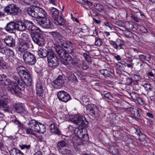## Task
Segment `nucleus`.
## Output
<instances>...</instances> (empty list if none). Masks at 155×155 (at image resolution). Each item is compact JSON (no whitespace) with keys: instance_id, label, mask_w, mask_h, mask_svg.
I'll list each match as a JSON object with an SVG mask.
<instances>
[{"instance_id":"obj_50","label":"nucleus","mask_w":155,"mask_h":155,"mask_svg":"<svg viewBox=\"0 0 155 155\" xmlns=\"http://www.w3.org/2000/svg\"><path fill=\"white\" fill-rule=\"evenodd\" d=\"M89 68V66L87 64L85 61H83L82 68L84 70H86L88 69Z\"/></svg>"},{"instance_id":"obj_29","label":"nucleus","mask_w":155,"mask_h":155,"mask_svg":"<svg viewBox=\"0 0 155 155\" xmlns=\"http://www.w3.org/2000/svg\"><path fill=\"white\" fill-rule=\"evenodd\" d=\"M49 11L50 14L51 15L52 17L54 20L59 16L58 11L56 8H49Z\"/></svg>"},{"instance_id":"obj_18","label":"nucleus","mask_w":155,"mask_h":155,"mask_svg":"<svg viewBox=\"0 0 155 155\" xmlns=\"http://www.w3.org/2000/svg\"><path fill=\"white\" fill-rule=\"evenodd\" d=\"M5 29L8 33H15L16 32L15 22L12 21L7 23L5 27Z\"/></svg>"},{"instance_id":"obj_60","label":"nucleus","mask_w":155,"mask_h":155,"mask_svg":"<svg viewBox=\"0 0 155 155\" xmlns=\"http://www.w3.org/2000/svg\"><path fill=\"white\" fill-rule=\"evenodd\" d=\"M6 65V63L3 61L0 60V68H2L5 67Z\"/></svg>"},{"instance_id":"obj_30","label":"nucleus","mask_w":155,"mask_h":155,"mask_svg":"<svg viewBox=\"0 0 155 155\" xmlns=\"http://www.w3.org/2000/svg\"><path fill=\"white\" fill-rule=\"evenodd\" d=\"M24 3L27 5H33L35 7L40 5V4L36 0H23Z\"/></svg>"},{"instance_id":"obj_57","label":"nucleus","mask_w":155,"mask_h":155,"mask_svg":"<svg viewBox=\"0 0 155 155\" xmlns=\"http://www.w3.org/2000/svg\"><path fill=\"white\" fill-rule=\"evenodd\" d=\"M105 26L106 27H108L110 29V30H112V25L108 22H104V23Z\"/></svg>"},{"instance_id":"obj_52","label":"nucleus","mask_w":155,"mask_h":155,"mask_svg":"<svg viewBox=\"0 0 155 155\" xmlns=\"http://www.w3.org/2000/svg\"><path fill=\"white\" fill-rule=\"evenodd\" d=\"M102 43V41L101 40V38H98L97 39L95 42V45L98 46H100L101 45Z\"/></svg>"},{"instance_id":"obj_13","label":"nucleus","mask_w":155,"mask_h":155,"mask_svg":"<svg viewBox=\"0 0 155 155\" xmlns=\"http://www.w3.org/2000/svg\"><path fill=\"white\" fill-rule=\"evenodd\" d=\"M64 83V80L61 75H59L58 77L52 83V85L55 88L58 89L62 87Z\"/></svg>"},{"instance_id":"obj_24","label":"nucleus","mask_w":155,"mask_h":155,"mask_svg":"<svg viewBox=\"0 0 155 155\" xmlns=\"http://www.w3.org/2000/svg\"><path fill=\"white\" fill-rule=\"evenodd\" d=\"M25 10L29 15L32 17L36 18L37 17L38 14L37 12L35 11V8H34V10L32 9L31 7L26 8Z\"/></svg>"},{"instance_id":"obj_1","label":"nucleus","mask_w":155,"mask_h":155,"mask_svg":"<svg viewBox=\"0 0 155 155\" xmlns=\"http://www.w3.org/2000/svg\"><path fill=\"white\" fill-rule=\"evenodd\" d=\"M13 78L15 81H12V83L9 79L5 78L2 85L6 86V87L9 92L14 94L19 95L21 91L24 89V85L21 82H20L18 76L16 77L14 75Z\"/></svg>"},{"instance_id":"obj_44","label":"nucleus","mask_w":155,"mask_h":155,"mask_svg":"<svg viewBox=\"0 0 155 155\" xmlns=\"http://www.w3.org/2000/svg\"><path fill=\"white\" fill-rule=\"evenodd\" d=\"M83 56L87 62H92L91 57L89 55H88L86 53H84Z\"/></svg>"},{"instance_id":"obj_25","label":"nucleus","mask_w":155,"mask_h":155,"mask_svg":"<svg viewBox=\"0 0 155 155\" xmlns=\"http://www.w3.org/2000/svg\"><path fill=\"white\" fill-rule=\"evenodd\" d=\"M49 128L52 133H54L57 135H60L61 134V132L58 128L57 126L54 124H51L49 126Z\"/></svg>"},{"instance_id":"obj_47","label":"nucleus","mask_w":155,"mask_h":155,"mask_svg":"<svg viewBox=\"0 0 155 155\" xmlns=\"http://www.w3.org/2000/svg\"><path fill=\"white\" fill-rule=\"evenodd\" d=\"M6 53L10 57H12L13 58V56L14 55V53L13 51L10 49H6Z\"/></svg>"},{"instance_id":"obj_10","label":"nucleus","mask_w":155,"mask_h":155,"mask_svg":"<svg viewBox=\"0 0 155 155\" xmlns=\"http://www.w3.org/2000/svg\"><path fill=\"white\" fill-rule=\"evenodd\" d=\"M37 21L39 24L45 28H51L52 27L53 24L49 19L46 17L38 18Z\"/></svg>"},{"instance_id":"obj_22","label":"nucleus","mask_w":155,"mask_h":155,"mask_svg":"<svg viewBox=\"0 0 155 155\" xmlns=\"http://www.w3.org/2000/svg\"><path fill=\"white\" fill-rule=\"evenodd\" d=\"M39 5L35 6V11L37 12V17L40 18L43 17H46L47 15V14L45 11L43 9L39 7Z\"/></svg>"},{"instance_id":"obj_33","label":"nucleus","mask_w":155,"mask_h":155,"mask_svg":"<svg viewBox=\"0 0 155 155\" xmlns=\"http://www.w3.org/2000/svg\"><path fill=\"white\" fill-rule=\"evenodd\" d=\"M46 57H47L48 60L57 57L53 51L51 49H49L48 50V53Z\"/></svg>"},{"instance_id":"obj_36","label":"nucleus","mask_w":155,"mask_h":155,"mask_svg":"<svg viewBox=\"0 0 155 155\" xmlns=\"http://www.w3.org/2000/svg\"><path fill=\"white\" fill-rule=\"evenodd\" d=\"M95 8L100 12H102L104 10V7L102 5L100 4L94 3V5Z\"/></svg>"},{"instance_id":"obj_43","label":"nucleus","mask_w":155,"mask_h":155,"mask_svg":"<svg viewBox=\"0 0 155 155\" xmlns=\"http://www.w3.org/2000/svg\"><path fill=\"white\" fill-rule=\"evenodd\" d=\"M130 95L133 99L136 101L139 97V96L138 94L134 92L131 93Z\"/></svg>"},{"instance_id":"obj_42","label":"nucleus","mask_w":155,"mask_h":155,"mask_svg":"<svg viewBox=\"0 0 155 155\" xmlns=\"http://www.w3.org/2000/svg\"><path fill=\"white\" fill-rule=\"evenodd\" d=\"M68 79L71 82L76 81L78 80L74 74H71L68 77Z\"/></svg>"},{"instance_id":"obj_39","label":"nucleus","mask_w":155,"mask_h":155,"mask_svg":"<svg viewBox=\"0 0 155 155\" xmlns=\"http://www.w3.org/2000/svg\"><path fill=\"white\" fill-rule=\"evenodd\" d=\"M60 152L63 155H70L71 153V151L69 150L66 149H63L61 150H60Z\"/></svg>"},{"instance_id":"obj_56","label":"nucleus","mask_w":155,"mask_h":155,"mask_svg":"<svg viewBox=\"0 0 155 155\" xmlns=\"http://www.w3.org/2000/svg\"><path fill=\"white\" fill-rule=\"evenodd\" d=\"M42 84L40 82H38L36 85V90L37 89H43Z\"/></svg>"},{"instance_id":"obj_19","label":"nucleus","mask_w":155,"mask_h":155,"mask_svg":"<svg viewBox=\"0 0 155 155\" xmlns=\"http://www.w3.org/2000/svg\"><path fill=\"white\" fill-rule=\"evenodd\" d=\"M15 29L17 31H23L25 30V21L24 22L20 21L15 22Z\"/></svg>"},{"instance_id":"obj_62","label":"nucleus","mask_w":155,"mask_h":155,"mask_svg":"<svg viewBox=\"0 0 155 155\" xmlns=\"http://www.w3.org/2000/svg\"><path fill=\"white\" fill-rule=\"evenodd\" d=\"M5 48H2L0 46V52L3 54H5L6 53V50Z\"/></svg>"},{"instance_id":"obj_3","label":"nucleus","mask_w":155,"mask_h":155,"mask_svg":"<svg viewBox=\"0 0 155 155\" xmlns=\"http://www.w3.org/2000/svg\"><path fill=\"white\" fill-rule=\"evenodd\" d=\"M16 71L18 74L19 78H21L22 81L20 82L23 81L27 86H30L31 85L32 80L31 78L29 72L28 70L25 67L20 66L16 68Z\"/></svg>"},{"instance_id":"obj_2","label":"nucleus","mask_w":155,"mask_h":155,"mask_svg":"<svg viewBox=\"0 0 155 155\" xmlns=\"http://www.w3.org/2000/svg\"><path fill=\"white\" fill-rule=\"evenodd\" d=\"M28 125V127H27L25 129L26 133L27 134L35 136L36 134L34 131L44 134L46 131L45 125L34 119L29 121Z\"/></svg>"},{"instance_id":"obj_23","label":"nucleus","mask_w":155,"mask_h":155,"mask_svg":"<svg viewBox=\"0 0 155 155\" xmlns=\"http://www.w3.org/2000/svg\"><path fill=\"white\" fill-rule=\"evenodd\" d=\"M87 112L91 115H94L97 110L96 105L94 104H89L86 107Z\"/></svg>"},{"instance_id":"obj_16","label":"nucleus","mask_w":155,"mask_h":155,"mask_svg":"<svg viewBox=\"0 0 155 155\" xmlns=\"http://www.w3.org/2000/svg\"><path fill=\"white\" fill-rule=\"evenodd\" d=\"M61 45L64 48L68 49L67 51L68 54L73 53L75 50V48L73 47V44L71 42L67 41L66 40L62 42Z\"/></svg>"},{"instance_id":"obj_20","label":"nucleus","mask_w":155,"mask_h":155,"mask_svg":"<svg viewBox=\"0 0 155 155\" xmlns=\"http://www.w3.org/2000/svg\"><path fill=\"white\" fill-rule=\"evenodd\" d=\"M14 111L17 113H21L26 112L24 105L22 103L15 104L13 107Z\"/></svg>"},{"instance_id":"obj_21","label":"nucleus","mask_w":155,"mask_h":155,"mask_svg":"<svg viewBox=\"0 0 155 155\" xmlns=\"http://www.w3.org/2000/svg\"><path fill=\"white\" fill-rule=\"evenodd\" d=\"M29 48V43L23 42L21 41L19 42L18 47V51L21 53H24L27 51Z\"/></svg>"},{"instance_id":"obj_51","label":"nucleus","mask_w":155,"mask_h":155,"mask_svg":"<svg viewBox=\"0 0 155 155\" xmlns=\"http://www.w3.org/2000/svg\"><path fill=\"white\" fill-rule=\"evenodd\" d=\"M14 123L17 124L18 126L20 127H22L23 126V124L20 122L16 118H15L14 120H12Z\"/></svg>"},{"instance_id":"obj_17","label":"nucleus","mask_w":155,"mask_h":155,"mask_svg":"<svg viewBox=\"0 0 155 155\" xmlns=\"http://www.w3.org/2000/svg\"><path fill=\"white\" fill-rule=\"evenodd\" d=\"M2 40L6 45L8 46L13 47L15 45V40L12 36H6Z\"/></svg>"},{"instance_id":"obj_64","label":"nucleus","mask_w":155,"mask_h":155,"mask_svg":"<svg viewBox=\"0 0 155 155\" xmlns=\"http://www.w3.org/2000/svg\"><path fill=\"white\" fill-rule=\"evenodd\" d=\"M146 56H145L143 54H140L139 55V58L140 59L141 61H142V60H145V58H146Z\"/></svg>"},{"instance_id":"obj_4","label":"nucleus","mask_w":155,"mask_h":155,"mask_svg":"<svg viewBox=\"0 0 155 155\" xmlns=\"http://www.w3.org/2000/svg\"><path fill=\"white\" fill-rule=\"evenodd\" d=\"M55 50L60 57L63 58H64V59L61 60V63L65 65L74 64V61L71 56L60 45H57L55 48Z\"/></svg>"},{"instance_id":"obj_46","label":"nucleus","mask_w":155,"mask_h":155,"mask_svg":"<svg viewBox=\"0 0 155 155\" xmlns=\"http://www.w3.org/2000/svg\"><path fill=\"white\" fill-rule=\"evenodd\" d=\"M63 27L64 28V29L68 33H70L71 29H72L71 26H68L67 23H66Z\"/></svg>"},{"instance_id":"obj_34","label":"nucleus","mask_w":155,"mask_h":155,"mask_svg":"<svg viewBox=\"0 0 155 155\" xmlns=\"http://www.w3.org/2000/svg\"><path fill=\"white\" fill-rule=\"evenodd\" d=\"M145 90L148 92V94H150V93L152 92V87L150 84H145L143 85Z\"/></svg>"},{"instance_id":"obj_31","label":"nucleus","mask_w":155,"mask_h":155,"mask_svg":"<svg viewBox=\"0 0 155 155\" xmlns=\"http://www.w3.org/2000/svg\"><path fill=\"white\" fill-rule=\"evenodd\" d=\"M67 144L65 140H62L58 141L57 143V148L58 150L60 151L62 148L66 146Z\"/></svg>"},{"instance_id":"obj_11","label":"nucleus","mask_w":155,"mask_h":155,"mask_svg":"<svg viewBox=\"0 0 155 155\" xmlns=\"http://www.w3.org/2000/svg\"><path fill=\"white\" fill-rule=\"evenodd\" d=\"M57 97L59 100L66 102L71 99L70 95L64 91H59L57 93Z\"/></svg>"},{"instance_id":"obj_40","label":"nucleus","mask_w":155,"mask_h":155,"mask_svg":"<svg viewBox=\"0 0 155 155\" xmlns=\"http://www.w3.org/2000/svg\"><path fill=\"white\" fill-rule=\"evenodd\" d=\"M105 92H106L105 91H103V93L101 94V95L102 96L104 95V97L106 98L111 100L112 98V97L110 93V92L105 93Z\"/></svg>"},{"instance_id":"obj_53","label":"nucleus","mask_w":155,"mask_h":155,"mask_svg":"<svg viewBox=\"0 0 155 155\" xmlns=\"http://www.w3.org/2000/svg\"><path fill=\"white\" fill-rule=\"evenodd\" d=\"M109 43L112 45L115 49H117V45L116 44V41H114L112 40L109 41Z\"/></svg>"},{"instance_id":"obj_58","label":"nucleus","mask_w":155,"mask_h":155,"mask_svg":"<svg viewBox=\"0 0 155 155\" xmlns=\"http://www.w3.org/2000/svg\"><path fill=\"white\" fill-rule=\"evenodd\" d=\"M140 30L143 33H146L148 32V31L147 29L144 26H141L140 27Z\"/></svg>"},{"instance_id":"obj_6","label":"nucleus","mask_w":155,"mask_h":155,"mask_svg":"<svg viewBox=\"0 0 155 155\" xmlns=\"http://www.w3.org/2000/svg\"><path fill=\"white\" fill-rule=\"evenodd\" d=\"M22 58L24 62L28 65H34L37 61L35 55L28 51H26L23 53Z\"/></svg>"},{"instance_id":"obj_15","label":"nucleus","mask_w":155,"mask_h":155,"mask_svg":"<svg viewBox=\"0 0 155 155\" xmlns=\"http://www.w3.org/2000/svg\"><path fill=\"white\" fill-rule=\"evenodd\" d=\"M25 29H26L31 33L38 32L40 30L35 26L32 22L28 20L25 21Z\"/></svg>"},{"instance_id":"obj_14","label":"nucleus","mask_w":155,"mask_h":155,"mask_svg":"<svg viewBox=\"0 0 155 155\" xmlns=\"http://www.w3.org/2000/svg\"><path fill=\"white\" fill-rule=\"evenodd\" d=\"M49 33L54 40L57 41L60 45H62V42L65 41V38L59 32L56 31L50 32Z\"/></svg>"},{"instance_id":"obj_48","label":"nucleus","mask_w":155,"mask_h":155,"mask_svg":"<svg viewBox=\"0 0 155 155\" xmlns=\"http://www.w3.org/2000/svg\"><path fill=\"white\" fill-rule=\"evenodd\" d=\"M146 138V136L144 134H140L139 138L140 141L143 142H146L145 139Z\"/></svg>"},{"instance_id":"obj_45","label":"nucleus","mask_w":155,"mask_h":155,"mask_svg":"<svg viewBox=\"0 0 155 155\" xmlns=\"http://www.w3.org/2000/svg\"><path fill=\"white\" fill-rule=\"evenodd\" d=\"M37 94L39 97H42L44 95V93L43 89H37L36 90Z\"/></svg>"},{"instance_id":"obj_63","label":"nucleus","mask_w":155,"mask_h":155,"mask_svg":"<svg viewBox=\"0 0 155 155\" xmlns=\"http://www.w3.org/2000/svg\"><path fill=\"white\" fill-rule=\"evenodd\" d=\"M130 17L131 18H132L133 20H135V21L137 22H139V19H138L137 17L135 16V15H131Z\"/></svg>"},{"instance_id":"obj_8","label":"nucleus","mask_w":155,"mask_h":155,"mask_svg":"<svg viewBox=\"0 0 155 155\" xmlns=\"http://www.w3.org/2000/svg\"><path fill=\"white\" fill-rule=\"evenodd\" d=\"M31 36L33 41L38 45H44L45 41L43 37L38 32L31 33Z\"/></svg>"},{"instance_id":"obj_12","label":"nucleus","mask_w":155,"mask_h":155,"mask_svg":"<svg viewBox=\"0 0 155 155\" xmlns=\"http://www.w3.org/2000/svg\"><path fill=\"white\" fill-rule=\"evenodd\" d=\"M10 97L7 95H4L0 97V106L1 107L8 109L7 104L10 101Z\"/></svg>"},{"instance_id":"obj_41","label":"nucleus","mask_w":155,"mask_h":155,"mask_svg":"<svg viewBox=\"0 0 155 155\" xmlns=\"http://www.w3.org/2000/svg\"><path fill=\"white\" fill-rule=\"evenodd\" d=\"M19 146L21 150H29L31 147V145L29 144L27 145L26 144H22L21 145H20Z\"/></svg>"},{"instance_id":"obj_54","label":"nucleus","mask_w":155,"mask_h":155,"mask_svg":"<svg viewBox=\"0 0 155 155\" xmlns=\"http://www.w3.org/2000/svg\"><path fill=\"white\" fill-rule=\"evenodd\" d=\"M138 102L141 105H145V102L140 97L137 100Z\"/></svg>"},{"instance_id":"obj_49","label":"nucleus","mask_w":155,"mask_h":155,"mask_svg":"<svg viewBox=\"0 0 155 155\" xmlns=\"http://www.w3.org/2000/svg\"><path fill=\"white\" fill-rule=\"evenodd\" d=\"M6 78V76L4 74L0 75V83L2 84H3L4 81L5 80V78Z\"/></svg>"},{"instance_id":"obj_59","label":"nucleus","mask_w":155,"mask_h":155,"mask_svg":"<svg viewBox=\"0 0 155 155\" xmlns=\"http://www.w3.org/2000/svg\"><path fill=\"white\" fill-rule=\"evenodd\" d=\"M148 117L149 118L151 119H153L154 118V115H153L150 113V112H147L146 113Z\"/></svg>"},{"instance_id":"obj_26","label":"nucleus","mask_w":155,"mask_h":155,"mask_svg":"<svg viewBox=\"0 0 155 155\" xmlns=\"http://www.w3.org/2000/svg\"><path fill=\"white\" fill-rule=\"evenodd\" d=\"M49 66L50 67L57 66L59 64V61L57 57L53 58L48 60Z\"/></svg>"},{"instance_id":"obj_61","label":"nucleus","mask_w":155,"mask_h":155,"mask_svg":"<svg viewBox=\"0 0 155 155\" xmlns=\"http://www.w3.org/2000/svg\"><path fill=\"white\" fill-rule=\"evenodd\" d=\"M16 149H17L15 148H13L10 151V155H15V152Z\"/></svg>"},{"instance_id":"obj_28","label":"nucleus","mask_w":155,"mask_h":155,"mask_svg":"<svg viewBox=\"0 0 155 155\" xmlns=\"http://www.w3.org/2000/svg\"><path fill=\"white\" fill-rule=\"evenodd\" d=\"M38 54L41 58H45L47 56L48 50L45 48H41L39 49L38 51Z\"/></svg>"},{"instance_id":"obj_9","label":"nucleus","mask_w":155,"mask_h":155,"mask_svg":"<svg viewBox=\"0 0 155 155\" xmlns=\"http://www.w3.org/2000/svg\"><path fill=\"white\" fill-rule=\"evenodd\" d=\"M74 123L79 126V128L86 129L84 127H86L88 124L85 118L82 116H76L73 120Z\"/></svg>"},{"instance_id":"obj_5","label":"nucleus","mask_w":155,"mask_h":155,"mask_svg":"<svg viewBox=\"0 0 155 155\" xmlns=\"http://www.w3.org/2000/svg\"><path fill=\"white\" fill-rule=\"evenodd\" d=\"M73 126L69 125L68 128L70 130L72 131L74 130L75 134L81 140L84 142L88 141V136L87 134L86 133V129H82V128L79 129V128H74Z\"/></svg>"},{"instance_id":"obj_55","label":"nucleus","mask_w":155,"mask_h":155,"mask_svg":"<svg viewBox=\"0 0 155 155\" xmlns=\"http://www.w3.org/2000/svg\"><path fill=\"white\" fill-rule=\"evenodd\" d=\"M114 58L117 61H120L122 60V57L117 54H115L114 56Z\"/></svg>"},{"instance_id":"obj_27","label":"nucleus","mask_w":155,"mask_h":155,"mask_svg":"<svg viewBox=\"0 0 155 155\" xmlns=\"http://www.w3.org/2000/svg\"><path fill=\"white\" fill-rule=\"evenodd\" d=\"M31 41L29 35L27 34L23 33L21 35V38L20 39L19 41L29 43Z\"/></svg>"},{"instance_id":"obj_37","label":"nucleus","mask_w":155,"mask_h":155,"mask_svg":"<svg viewBox=\"0 0 155 155\" xmlns=\"http://www.w3.org/2000/svg\"><path fill=\"white\" fill-rule=\"evenodd\" d=\"M132 114L134 117L137 118H139L140 117V115L137 108H134L133 109V110L132 112Z\"/></svg>"},{"instance_id":"obj_35","label":"nucleus","mask_w":155,"mask_h":155,"mask_svg":"<svg viewBox=\"0 0 155 155\" xmlns=\"http://www.w3.org/2000/svg\"><path fill=\"white\" fill-rule=\"evenodd\" d=\"M124 43L123 40L120 39H117L116 41V44L117 47V49L122 48V46L124 45Z\"/></svg>"},{"instance_id":"obj_32","label":"nucleus","mask_w":155,"mask_h":155,"mask_svg":"<svg viewBox=\"0 0 155 155\" xmlns=\"http://www.w3.org/2000/svg\"><path fill=\"white\" fill-rule=\"evenodd\" d=\"M54 20L56 21L55 23L57 25H59L60 26H63L66 23L64 19L62 17L59 16L56 18L55 19H54Z\"/></svg>"},{"instance_id":"obj_7","label":"nucleus","mask_w":155,"mask_h":155,"mask_svg":"<svg viewBox=\"0 0 155 155\" xmlns=\"http://www.w3.org/2000/svg\"><path fill=\"white\" fill-rule=\"evenodd\" d=\"M4 10L5 13L13 15H17L19 12V8L13 3L10 4L4 8Z\"/></svg>"},{"instance_id":"obj_38","label":"nucleus","mask_w":155,"mask_h":155,"mask_svg":"<svg viewBox=\"0 0 155 155\" xmlns=\"http://www.w3.org/2000/svg\"><path fill=\"white\" fill-rule=\"evenodd\" d=\"M100 72L105 77H109L110 75V71L107 69L100 70Z\"/></svg>"}]
</instances>
